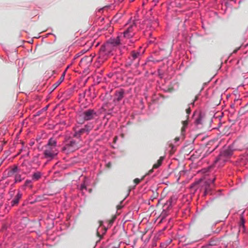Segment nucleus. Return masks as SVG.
Masks as SVG:
<instances>
[{"label": "nucleus", "instance_id": "nucleus-10", "mask_svg": "<svg viewBox=\"0 0 248 248\" xmlns=\"http://www.w3.org/2000/svg\"><path fill=\"white\" fill-rule=\"evenodd\" d=\"M124 91L123 89H121L119 91H116L115 93V97L113 100L115 103L119 102L124 97Z\"/></svg>", "mask_w": 248, "mask_h": 248}, {"label": "nucleus", "instance_id": "nucleus-40", "mask_svg": "<svg viewBox=\"0 0 248 248\" xmlns=\"http://www.w3.org/2000/svg\"><path fill=\"white\" fill-rule=\"evenodd\" d=\"M152 33L151 32H150L149 33V36L152 38V40H149V43H153L154 42V40H155V38H152Z\"/></svg>", "mask_w": 248, "mask_h": 248}, {"label": "nucleus", "instance_id": "nucleus-46", "mask_svg": "<svg viewBox=\"0 0 248 248\" xmlns=\"http://www.w3.org/2000/svg\"><path fill=\"white\" fill-rule=\"evenodd\" d=\"M140 104H141L142 105V108H141L142 109V108H143V100H142V99H141V100H140Z\"/></svg>", "mask_w": 248, "mask_h": 248}, {"label": "nucleus", "instance_id": "nucleus-17", "mask_svg": "<svg viewBox=\"0 0 248 248\" xmlns=\"http://www.w3.org/2000/svg\"><path fill=\"white\" fill-rule=\"evenodd\" d=\"M219 245V241L217 239H211L207 244L203 246V248L216 247Z\"/></svg>", "mask_w": 248, "mask_h": 248}, {"label": "nucleus", "instance_id": "nucleus-45", "mask_svg": "<svg viewBox=\"0 0 248 248\" xmlns=\"http://www.w3.org/2000/svg\"><path fill=\"white\" fill-rule=\"evenodd\" d=\"M30 152L28 151L25 155H23L22 157L28 156L29 155Z\"/></svg>", "mask_w": 248, "mask_h": 248}, {"label": "nucleus", "instance_id": "nucleus-24", "mask_svg": "<svg viewBox=\"0 0 248 248\" xmlns=\"http://www.w3.org/2000/svg\"><path fill=\"white\" fill-rule=\"evenodd\" d=\"M134 34V33L128 32L127 31H124L123 33V36L127 39L131 38Z\"/></svg>", "mask_w": 248, "mask_h": 248}, {"label": "nucleus", "instance_id": "nucleus-28", "mask_svg": "<svg viewBox=\"0 0 248 248\" xmlns=\"http://www.w3.org/2000/svg\"><path fill=\"white\" fill-rule=\"evenodd\" d=\"M187 125V122L186 121L183 122V126L181 129V134L182 136H184L185 134L186 131V127Z\"/></svg>", "mask_w": 248, "mask_h": 248}, {"label": "nucleus", "instance_id": "nucleus-59", "mask_svg": "<svg viewBox=\"0 0 248 248\" xmlns=\"http://www.w3.org/2000/svg\"><path fill=\"white\" fill-rule=\"evenodd\" d=\"M108 166H109V165H110V164H109V163L108 164Z\"/></svg>", "mask_w": 248, "mask_h": 248}, {"label": "nucleus", "instance_id": "nucleus-3", "mask_svg": "<svg viewBox=\"0 0 248 248\" xmlns=\"http://www.w3.org/2000/svg\"><path fill=\"white\" fill-rule=\"evenodd\" d=\"M216 178H214L212 179H209L208 180L204 181L203 185L202 184V181L201 180L193 183L189 187L191 193L194 194L200 187L202 186L204 189L203 196H206L211 191L210 184H213Z\"/></svg>", "mask_w": 248, "mask_h": 248}, {"label": "nucleus", "instance_id": "nucleus-22", "mask_svg": "<svg viewBox=\"0 0 248 248\" xmlns=\"http://www.w3.org/2000/svg\"><path fill=\"white\" fill-rule=\"evenodd\" d=\"M93 126L92 124H86L84 126V127L82 128L83 131L85 132L86 134H88L90 131L92 129Z\"/></svg>", "mask_w": 248, "mask_h": 248}, {"label": "nucleus", "instance_id": "nucleus-21", "mask_svg": "<svg viewBox=\"0 0 248 248\" xmlns=\"http://www.w3.org/2000/svg\"><path fill=\"white\" fill-rule=\"evenodd\" d=\"M24 177H22L21 174L17 173L14 176V184H17L21 182L24 179Z\"/></svg>", "mask_w": 248, "mask_h": 248}, {"label": "nucleus", "instance_id": "nucleus-16", "mask_svg": "<svg viewBox=\"0 0 248 248\" xmlns=\"http://www.w3.org/2000/svg\"><path fill=\"white\" fill-rule=\"evenodd\" d=\"M32 181V180L27 179L25 181L24 184L21 186V188L22 190H25L27 188H29L30 189H31L33 188Z\"/></svg>", "mask_w": 248, "mask_h": 248}, {"label": "nucleus", "instance_id": "nucleus-13", "mask_svg": "<svg viewBox=\"0 0 248 248\" xmlns=\"http://www.w3.org/2000/svg\"><path fill=\"white\" fill-rule=\"evenodd\" d=\"M120 37L121 36H118L116 38H110L107 43L111 45L116 49L117 46L120 43Z\"/></svg>", "mask_w": 248, "mask_h": 248}, {"label": "nucleus", "instance_id": "nucleus-5", "mask_svg": "<svg viewBox=\"0 0 248 248\" xmlns=\"http://www.w3.org/2000/svg\"><path fill=\"white\" fill-rule=\"evenodd\" d=\"M65 144L62 150L69 154L74 152L79 148L78 141L70 138H66L64 140Z\"/></svg>", "mask_w": 248, "mask_h": 248}, {"label": "nucleus", "instance_id": "nucleus-42", "mask_svg": "<svg viewBox=\"0 0 248 248\" xmlns=\"http://www.w3.org/2000/svg\"><path fill=\"white\" fill-rule=\"evenodd\" d=\"M186 113L188 114H189L190 113L191 110H190V107H189L188 108H187L186 109Z\"/></svg>", "mask_w": 248, "mask_h": 248}, {"label": "nucleus", "instance_id": "nucleus-48", "mask_svg": "<svg viewBox=\"0 0 248 248\" xmlns=\"http://www.w3.org/2000/svg\"><path fill=\"white\" fill-rule=\"evenodd\" d=\"M236 0H231V3H236Z\"/></svg>", "mask_w": 248, "mask_h": 248}, {"label": "nucleus", "instance_id": "nucleus-39", "mask_svg": "<svg viewBox=\"0 0 248 248\" xmlns=\"http://www.w3.org/2000/svg\"><path fill=\"white\" fill-rule=\"evenodd\" d=\"M142 180L141 179H140L139 178H136L134 180V183L135 184V185L134 186H135L137 185H138L140 182V181Z\"/></svg>", "mask_w": 248, "mask_h": 248}, {"label": "nucleus", "instance_id": "nucleus-29", "mask_svg": "<svg viewBox=\"0 0 248 248\" xmlns=\"http://www.w3.org/2000/svg\"><path fill=\"white\" fill-rule=\"evenodd\" d=\"M74 131L75 132L73 135V137L77 138L78 140V141L79 142L81 140V136L76 130H74Z\"/></svg>", "mask_w": 248, "mask_h": 248}, {"label": "nucleus", "instance_id": "nucleus-23", "mask_svg": "<svg viewBox=\"0 0 248 248\" xmlns=\"http://www.w3.org/2000/svg\"><path fill=\"white\" fill-rule=\"evenodd\" d=\"M172 240L171 239H168L165 242H162L160 244L161 248H167V247L171 243Z\"/></svg>", "mask_w": 248, "mask_h": 248}, {"label": "nucleus", "instance_id": "nucleus-25", "mask_svg": "<svg viewBox=\"0 0 248 248\" xmlns=\"http://www.w3.org/2000/svg\"><path fill=\"white\" fill-rule=\"evenodd\" d=\"M164 160V157L161 156L159 159L157 160L156 163L153 166V168L157 169L161 166L162 163Z\"/></svg>", "mask_w": 248, "mask_h": 248}, {"label": "nucleus", "instance_id": "nucleus-19", "mask_svg": "<svg viewBox=\"0 0 248 248\" xmlns=\"http://www.w3.org/2000/svg\"><path fill=\"white\" fill-rule=\"evenodd\" d=\"M65 71L66 70L62 73V75L61 76V77L54 84H53L52 85V88H53V90H54L57 87H58L61 83L63 81L64 79V77H65Z\"/></svg>", "mask_w": 248, "mask_h": 248}, {"label": "nucleus", "instance_id": "nucleus-11", "mask_svg": "<svg viewBox=\"0 0 248 248\" xmlns=\"http://www.w3.org/2000/svg\"><path fill=\"white\" fill-rule=\"evenodd\" d=\"M73 92L74 88H70L66 90L64 92H63L61 96V97L62 98V101H63L64 100H67V99H68L73 93Z\"/></svg>", "mask_w": 248, "mask_h": 248}, {"label": "nucleus", "instance_id": "nucleus-30", "mask_svg": "<svg viewBox=\"0 0 248 248\" xmlns=\"http://www.w3.org/2000/svg\"><path fill=\"white\" fill-rule=\"evenodd\" d=\"M159 60H155L152 56H151L147 58L146 60V62L145 64H146L147 62H153V63H155L159 62Z\"/></svg>", "mask_w": 248, "mask_h": 248}, {"label": "nucleus", "instance_id": "nucleus-2", "mask_svg": "<svg viewBox=\"0 0 248 248\" xmlns=\"http://www.w3.org/2000/svg\"><path fill=\"white\" fill-rule=\"evenodd\" d=\"M57 140L54 138L49 139L47 144L45 146L44 157L50 161L53 159L58 154L57 150Z\"/></svg>", "mask_w": 248, "mask_h": 248}, {"label": "nucleus", "instance_id": "nucleus-56", "mask_svg": "<svg viewBox=\"0 0 248 248\" xmlns=\"http://www.w3.org/2000/svg\"><path fill=\"white\" fill-rule=\"evenodd\" d=\"M69 67V66H67V68H66V70H67Z\"/></svg>", "mask_w": 248, "mask_h": 248}, {"label": "nucleus", "instance_id": "nucleus-37", "mask_svg": "<svg viewBox=\"0 0 248 248\" xmlns=\"http://www.w3.org/2000/svg\"><path fill=\"white\" fill-rule=\"evenodd\" d=\"M166 51V48L164 47H159V52L162 53V54H165V52Z\"/></svg>", "mask_w": 248, "mask_h": 248}, {"label": "nucleus", "instance_id": "nucleus-27", "mask_svg": "<svg viewBox=\"0 0 248 248\" xmlns=\"http://www.w3.org/2000/svg\"><path fill=\"white\" fill-rule=\"evenodd\" d=\"M47 108H48V106H46L45 107L43 108L42 109L36 112V113L34 115V117L39 116L41 114V113H42L43 111H46L47 110Z\"/></svg>", "mask_w": 248, "mask_h": 248}, {"label": "nucleus", "instance_id": "nucleus-4", "mask_svg": "<svg viewBox=\"0 0 248 248\" xmlns=\"http://www.w3.org/2000/svg\"><path fill=\"white\" fill-rule=\"evenodd\" d=\"M116 48L107 42L100 48L99 52L98 61L99 62H103L108 57L113 54V52Z\"/></svg>", "mask_w": 248, "mask_h": 248}, {"label": "nucleus", "instance_id": "nucleus-7", "mask_svg": "<svg viewBox=\"0 0 248 248\" xmlns=\"http://www.w3.org/2000/svg\"><path fill=\"white\" fill-rule=\"evenodd\" d=\"M97 115L96 112L92 109H88L84 111L80 115L84 121L92 120L95 116Z\"/></svg>", "mask_w": 248, "mask_h": 248}, {"label": "nucleus", "instance_id": "nucleus-35", "mask_svg": "<svg viewBox=\"0 0 248 248\" xmlns=\"http://www.w3.org/2000/svg\"><path fill=\"white\" fill-rule=\"evenodd\" d=\"M126 31H127V32H128L129 33V32H131V33H134L133 32V26H130L129 27H128L126 30H125Z\"/></svg>", "mask_w": 248, "mask_h": 248}, {"label": "nucleus", "instance_id": "nucleus-47", "mask_svg": "<svg viewBox=\"0 0 248 248\" xmlns=\"http://www.w3.org/2000/svg\"><path fill=\"white\" fill-rule=\"evenodd\" d=\"M113 74L111 73H109L108 75V78H110L112 76Z\"/></svg>", "mask_w": 248, "mask_h": 248}, {"label": "nucleus", "instance_id": "nucleus-15", "mask_svg": "<svg viewBox=\"0 0 248 248\" xmlns=\"http://www.w3.org/2000/svg\"><path fill=\"white\" fill-rule=\"evenodd\" d=\"M89 179L87 177H85L83 181L80 186V190L82 192H84V191H87V186L89 184Z\"/></svg>", "mask_w": 248, "mask_h": 248}, {"label": "nucleus", "instance_id": "nucleus-41", "mask_svg": "<svg viewBox=\"0 0 248 248\" xmlns=\"http://www.w3.org/2000/svg\"><path fill=\"white\" fill-rule=\"evenodd\" d=\"M240 46H239V47H238L236 48V49H235L233 51V52H232V54H235V53H237V51L240 49Z\"/></svg>", "mask_w": 248, "mask_h": 248}, {"label": "nucleus", "instance_id": "nucleus-52", "mask_svg": "<svg viewBox=\"0 0 248 248\" xmlns=\"http://www.w3.org/2000/svg\"><path fill=\"white\" fill-rule=\"evenodd\" d=\"M90 92V90H88V91H86L85 92V94H86L87 93H89Z\"/></svg>", "mask_w": 248, "mask_h": 248}, {"label": "nucleus", "instance_id": "nucleus-26", "mask_svg": "<svg viewBox=\"0 0 248 248\" xmlns=\"http://www.w3.org/2000/svg\"><path fill=\"white\" fill-rule=\"evenodd\" d=\"M245 220L244 218V217L241 215L240 217V223L239 224L240 228H243V229L245 230Z\"/></svg>", "mask_w": 248, "mask_h": 248}, {"label": "nucleus", "instance_id": "nucleus-6", "mask_svg": "<svg viewBox=\"0 0 248 248\" xmlns=\"http://www.w3.org/2000/svg\"><path fill=\"white\" fill-rule=\"evenodd\" d=\"M141 55V53L139 51H132L126 62V66H130L133 65L136 67H138L139 65Z\"/></svg>", "mask_w": 248, "mask_h": 248}, {"label": "nucleus", "instance_id": "nucleus-55", "mask_svg": "<svg viewBox=\"0 0 248 248\" xmlns=\"http://www.w3.org/2000/svg\"><path fill=\"white\" fill-rule=\"evenodd\" d=\"M130 2L133 1L134 0H129Z\"/></svg>", "mask_w": 248, "mask_h": 248}, {"label": "nucleus", "instance_id": "nucleus-53", "mask_svg": "<svg viewBox=\"0 0 248 248\" xmlns=\"http://www.w3.org/2000/svg\"><path fill=\"white\" fill-rule=\"evenodd\" d=\"M154 24L157 25H158V23L157 22V21H155V22H154Z\"/></svg>", "mask_w": 248, "mask_h": 248}, {"label": "nucleus", "instance_id": "nucleus-54", "mask_svg": "<svg viewBox=\"0 0 248 248\" xmlns=\"http://www.w3.org/2000/svg\"><path fill=\"white\" fill-rule=\"evenodd\" d=\"M231 108H233L234 107V105L233 104L231 105Z\"/></svg>", "mask_w": 248, "mask_h": 248}, {"label": "nucleus", "instance_id": "nucleus-31", "mask_svg": "<svg viewBox=\"0 0 248 248\" xmlns=\"http://www.w3.org/2000/svg\"><path fill=\"white\" fill-rule=\"evenodd\" d=\"M231 0H223L222 4H224L226 7H228L232 5L231 3Z\"/></svg>", "mask_w": 248, "mask_h": 248}, {"label": "nucleus", "instance_id": "nucleus-18", "mask_svg": "<svg viewBox=\"0 0 248 248\" xmlns=\"http://www.w3.org/2000/svg\"><path fill=\"white\" fill-rule=\"evenodd\" d=\"M43 173L40 171H36L33 173L31 176L32 181H36L39 180L42 176Z\"/></svg>", "mask_w": 248, "mask_h": 248}, {"label": "nucleus", "instance_id": "nucleus-50", "mask_svg": "<svg viewBox=\"0 0 248 248\" xmlns=\"http://www.w3.org/2000/svg\"><path fill=\"white\" fill-rule=\"evenodd\" d=\"M121 136L122 138H124V134H123V133H121Z\"/></svg>", "mask_w": 248, "mask_h": 248}, {"label": "nucleus", "instance_id": "nucleus-51", "mask_svg": "<svg viewBox=\"0 0 248 248\" xmlns=\"http://www.w3.org/2000/svg\"><path fill=\"white\" fill-rule=\"evenodd\" d=\"M122 131H123L122 128H121L119 130V132H120V133H121V132H122Z\"/></svg>", "mask_w": 248, "mask_h": 248}, {"label": "nucleus", "instance_id": "nucleus-44", "mask_svg": "<svg viewBox=\"0 0 248 248\" xmlns=\"http://www.w3.org/2000/svg\"><path fill=\"white\" fill-rule=\"evenodd\" d=\"M197 97H196L195 99H194V100L193 101V102L192 103H191L190 104H189V105L194 106V102L197 100Z\"/></svg>", "mask_w": 248, "mask_h": 248}, {"label": "nucleus", "instance_id": "nucleus-12", "mask_svg": "<svg viewBox=\"0 0 248 248\" xmlns=\"http://www.w3.org/2000/svg\"><path fill=\"white\" fill-rule=\"evenodd\" d=\"M107 230H108V228L103 226V222H101L100 223V225L98 227L97 230V235L100 238H101L102 236H103V235H104L106 233Z\"/></svg>", "mask_w": 248, "mask_h": 248}, {"label": "nucleus", "instance_id": "nucleus-38", "mask_svg": "<svg viewBox=\"0 0 248 248\" xmlns=\"http://www.w3.org/2000/svg\"><path fill=\"white\" fill-rule=\"evenodd\" d=\"M76 130L78 131V132L80 136L83 134L85 133V132L83 131L82 128Z\"/></svg>", "mask_w": 248, "mask_h": 248}, {"label": "nucleus", "instance_id": "nucleus-58", "mask_svg": "<svg viewBox=\"0 0 248 248\" xmlns=\"http://www.w3.org/2000/svg\"><path fill=\"white\" fill-rule=\"evenodd\" d=\"M214 150H212L210 152V153H212V152Z\"/></svg>", "mask_w": 248, "mask_h": 248}, {"label": "nucleus", "instance_id": "nucleus-34", "mask_svg": "<svg viewBox=\"0 0 248 248\" xmlns=\"http://www.w3.org/2000/svg\"><path fill=\"white\" fill-rule=\"evenodd\" d=\"M20 169L18 168L17 166H15L12 170L11 172L13 173L17 172L19 171Z\"/></svg>", "mask_w": 248, "mask_h": 248}, {"label": "nucleus", "instance_id": "nucleus-36", "mask_svg": "<svg viewBox=\"0 0 248 248\" xmlns=\"http://www.w3.org/2000/svg\"><path fill=\"white\" fill-rule=\"evenodd\" d=\"M210 168H211V167H208L206 168H204V169H202L201 170V171L203 173H206V172H207L209 171Z\"/></svg>", "mask_w": 248, "mask_h": 248}, {"label": "nucleus", "instance_id": "nucleus-49", "mask_svg": "<svg viewBox=\"0 0 248 248\" xmlns=\"http://www.w3.org/2000/svg\"><path fill=\"white\" fill-rule=\"evenodd\" d=\"M163 56L162 57V59H161V61H162V60L166 57V54H163Z\"/></svg>", "mask_w": 248, "mask_h": 248}, {"label": "nucleus", "instance_id": "nucleus-32", "mask_svg": "<svg viewBox=\"0 0 248 248\" xmlns=\"http://www.w3.org/2000/svg\"><path fill=\"white\" fill-rule=\"evenodd\" d=\"M87 50H85V49H82L80 52L76 54L74 58V60L77 59V58L80 57L81 55L84 54L86 52H87Z\"/></svg>", "mask_w": 248, "mask_h": 248}, {"label": "nucleus", "instance_id": "nucleus-20", "mask_svg": "<svg viewBox=\"0 0 248 248\" xmlns=\"http://www.w3.org/2000/svg\"><path fill=\"white\" fill-rule=\"evenodd\" d=\"M172 198H170L163 205V210H169L172 206Z\"/></svg>", "mask_w": 248, "mask_h": 248}, {"label": "nucleus", "instance_id": "nucleus-33", "mask_svg": "<svg viewBox=\"0 0 248 248\" xmlns=\"http://www.w3.org/2000/svg\"><path fill=\"white\" fill-rule=\"evenodd\" d=\"M202 122V117L201 116H199L195 120V123L196 124H201Z\"/></svg>", "mask_w": 248, "mask_h": 248}, {"label": "nucleus", "instance_id": "nucleus-8", "mask_svg": "<svg viewBox=\"0 0 248 248\" xmlns=\"http://www.w3.org/2000/svg\"><path fill=\"white\" fill-rule=\"evenodd\" d=\"M31 167V162L27 160H24L20 166L21 170H22L23 173L25 174L30 171Z\"/></svg>", "mask_w": 248, "mask_h": 248}, {"label": "nucleus", "instance_id": "nucleus-9", "mask_svg": "<svg viewBox=\"0 0 248 248\" xmlns=\"http://www.w3.org/2000/svg\"><path fill=\"white\" fill-rule=\"evenodd\" d=\"M93 56L92 55L89 56H85L82 58L79 63L80 66H87L90 65L92 61Z\"/></svg>", "mask_w": 248, "mask_h": 248}, {"label": "nucleus", "instance_id": "nucleus-57", "mask_svg": "<svg viewBox=\"0 0 248 248\" xmlns=\"http://www.w3.org/2000/svg\"><path fill=\"white\" fill-rule=\"evenodd\" d=\"M104 79L107 81V79L106 78H104Z\"/></svg>", "mask_w": 248, "mask_h": 248}, {"label": "nucleus", "instance_id": "nucleus-43", "mask_svg": "<svg viewBox=\"0 0 248 248\" xmlns=\"http://www.w3.org/2000/svg\"><path fill=\"white\" fill-rule=\"evenodd\" d=\"M118 140V137L117 136H115L114 138V140H113V142L114 143H116V141Z\"/></svg>", "mask_w": 248, "mask_h": 248}, {"label": "nucleus", "instance_id": "nucleus-1", "mask_svg": "<svg viewBox=\"0 0 248 248\" xmlns=\"http://www.w3.org/2000/svg\"><path fill=\"white\" fill-rule=\"evenodd\" d=\"M233 150L232 146H224L214 162L213 165L217 168L222 167L232 155Z\"/></svg>", "mask_w": 248, "mask_h": 248}, {"label": "nucleus", "instance_id": "nucleus-14", "mask_svg": "<svg viewBox=\"0 0 248 248\" xmlns=\"http://www.w3.org/2000/svg\"><path fill=\"white\" fill-rule=\"evenodd\" d=\"M22 193L20 191H18L15 197L10 202L11 206L13 207L17 205L20 199L22 198Z\"/></svg>", "mask_w": 248, "mask_h": 248}]
</instances>
